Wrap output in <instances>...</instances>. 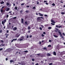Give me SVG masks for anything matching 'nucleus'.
I'll return each instance as SVG.
<instances>
[{"instance_id": "3c124183", "label": "nucleus", "mask_w": 65, "mask_h": 65, "mask_svg": "<svg viewBox=\"0 0 65 65\" xmlns=\"http://www.w3.org/2000/svg\"><path fill=\"white\" fill-rule=\"evenodd\" d=\"M44 26H46V27H47L48 26V24L45 25Z\"/></svg>"}, {"instance_id": "6e6552de", "label": "nucleus", "mask_w": 65, "mask_h": 65, "mask_svg": "<svg viewBox=\"0 0 65 65\" xmlns=\"http://www.w3.org/2000/svg\"><path fill=\"white\" fill-rule=\"evenodd\" d=\"M58 32L59 34L60 35V36H62V33H61V31H58Z\"/></svg>"}, {"instance_id": "864d4df0", "label": "nucleus", "mask_w": 65, "mask_h": 65, "mask_svg": "<svg viewBox=\"0 0 65 65\" xmlns=\"http://www.w3.org/2000/svg\"><path fill=\"white\" fill-rule=\"evenodd\" d=\"M32 36L30 35L29 36V38H31V37H32Z\"/></svg>"}, {"instance_id": "6ab92c4d", "label": "nucleus", "mask_w": 65, "mask_h": 65, "mask_svg": "<svg viewBox=\"0 0 65 65\" xmlns=\"http://www.w3.org/2000/svg\"><path fill=\"white\" fill-rule=\"evenodd\" d=\"M1 45H2V46H4L5 45L3 44V43H2V44H1Z\"/></svg>"}, {"instance_id": "c9c22d12", "label": "nucleus", "mask_w": 65, "mask_h": 65, "mask_svg": "<svg viewBox=\"0 0 65 65\" xmlns=\"http://www.w3.org/2000/svg\"><path fill=\"white\" fill-rule=\"evenodd\" d=\"M49 65H53V63H50L49 64Z\"/></svg>"}, {"instance_id": "c85d7f7f", "label": "nucleus", "mask_w": 65, "mask_h": 65, "mask_svg": "<svg viewBox=\"0 0 65 65\" xmlns=\"http://www.w3.org/2000/svg\"><path fill=\"white\" fill-rule=\"evenodd\" d=\"M43 50H47V48H46V47H44L43 48Z\"/></svg>"}, {"instance_id": "e2e57ef3", "label": "nucleus", "mask_w": 65, "mask_h": 65, "mask_svg": "<svg viewBox=\"0 0 65 65\" xmlns=\"http://www.w3.org/2000/svg\"><path fill=\"white\" fill-rule=\"evenodd\" d=\"M55 31L56 32H58V30H55Z\"/></svg>"}, {"instance_id": "39448f33", "label": "nucleus", "mask_w": 65, "mask_h": 65, "mask_svg": "<svg viewBox=\"0 0 65 65\" xmlns=\"http://www.w3.org/2000/svg\"><path fill=\"white\" fill-rule=\"evenodd\" d=\"M17 30V28L16 27H14L13 28V31H16Z\"/></svg>"}, {"instance_id": "ddd939ff", "label": "nucleus", "mask_w": 65, "mask_h": 65, "mask_svg": "<svg viewBox=\"0 0 65 65\" xmlns=\"http://www.w3.org/2000/svg\"><path fill=\"white\" fill-rule=\"evenodd\" d=\"M24 61H21V64L22 65H24Z\"/></svg>"}, {"instance_id": "5fc2aeb1", "label": "nucleus", "mask_w": 65, "mask_h": 65, "mask_svg": "<svg viewBox=\"0 0 65 65\" xmlns=\"http://www.w3.org/2000/svg\"><path fill=\"white\" fill-rule=\"evenodd\" d=\"M6 61H7V60H8V58H6Z\"/></svg>"}, {"instance_id": "423d86ee", "label": "nucleus", "mask_w": 65, "mask_h": 65, "mask_svg": "<svg viewBox=\"0 0 65 65\" xmlns=\"http://www.w3.org/2000/svg\"><path fill=\"white\" fill-rule=\"evenodd\" d=\"M17 40V39H13L11 41V42H12L13 41H16V40Z\"/></svg>"}, {"instance_id": "49530a36", "label": "nucleus", "mask_w": 65, "mask_h": 65, "mask_svg": "<svg viewBox=\"0 0 65 65\" xmlns=\"http://www.w3.org/2000/svg\"><path fill=\"white\" fill-rule=\"evenodd\" d=\"M32 61H34V60H35L34 59H32Z\"/></svg>"}, {"instance_id": "c03bdc74", "label": "nucleus", "mask_w": 65, "mask_h": 65, "mask_svg": "<svg viewBox=\"0 0 65 65\" xmlns=\"http://www.w3.org/2000/svg\"><path fill=\"white\" fill-rule=\"evenodd\" d=\"M39 15H40V16H42V17H43V15L42 14H39Z\"/></svg>"}, {"instance_id": "dca6fc26", "label": "nucleus", "mask_w": 65, "mask_h": 65, "mask_svg": "<svg viewBox=\"0 0 65 65\" xmlns=\"http://www.w3.org/2000/svg\"><path fill=\"white\" fill-rule=\"evenodd\" d=\"M54 36L55 37H56V38H57V37H58V36L56 35H54Z\"/></svg>"}, {"instance_id": "a18cd8bd", "label": "nucleus", "mask_w": 65, "mask_h": 65, "mask_svg": "<svg viewBox=\"0 0 65 65\" xmlns=\"http://www.w3.org/2000/svg\"><path fill=\"white\" fill-rule=\"evenodd\" d=\"M8 17H9V15H7L6 16L7 18H8Z\"/></svg>"}, {"instance_id": "f257e3e1", "label": "nucleus", "mask_w": 65, "mask_h": 65, "mask_svg": "<svg viewBox=\"0 0 65 65\" xmlns=\"http://www.w3.org/2000/svg\"><path fill=\"white\" fill-rule=\"evenodd\" d=\"M37 22H41V21H42V20L40 19V17H38L37 19Z\"/></svg>"}, {"instance_id": "5701e85b", "label": "nucleus", "mask_w": 65, "mask_h": 65, "mask_svg": "<svg viewBox=\"0 0 65 65\" xmlns=\"http://www.w3.org/2000/svg\"><path fill=\"white\" fill-rule=\"evenodd\" d=\"M41 36L42 37H44V35H43V34H42Z\"/></svg>"}, {"instance_id": "0eeeda50", "label": "nucleus", "mask_w": 65, "mask_h": 65, "mask_svg": "<svg viewBox=\"0 0 65 65\" xmlns=\"http://www.w3.org/2000/svg\"><path fill=\"white\" fill-rule=\"evenodd\" d=\"M22 39H19L20 41H22L23 40V39H24V37L23 36L21 37Z\"/></svg>"}, {"instance_id": "a211bd4d", "label": "nucleus", "mask_w": 65, "mask_h": 65, "mask_svg": "<svg viewBox=\"0 0 65 65\" xmlns=\"http://www.w3.org/2000/svg\"><path fill=\"white\" fill-rule=\"evenodd\" d=\"M25 12H26L27 13H28V12H29V10H26L25 11Z\"/></svg>"}, {"instance_id": "bb28decb", "label": "nucleus", "mask_w": 65, "mask_h": 65, "mask_svg": "<svg viewBox=\"0 0 65 65\" xmlns=\"http://www.w3.org/2000/svg\"><path fill=\"white\" fill-rule=\"evenodd\" d=\"M5 22H4V21H2V24H5Z\"/></svg>"}, {"instance_id": "7c9ffc66", "label": "nucleus", "mask_w": 65, "mask_h": 65, "mask_svg": "<svg viewBox=\"0 0 65 65\" xmlns=\"http://www.w3.org/2000/svg\"><path fill=\"white\" fill-rule=\"evenodd\" d=\"M39 29L40 30H42V28H41V27H39Z\"/></svg>"}, {"instance_id": "1a4fd4ad", "label": "nucleus", "mask_w": 65, "mask_h": 65, "mask_svg": "<svg viewBox=\"0 0 65 65\" xmlns=\"http://www.w3.org/2000/svg\"><path fill=\"white\" fill-rule=\"evenodd\" d=\"M21 22L22 24L24 23V19H21Z\"/></svg>"}, {"instance_id": "680f3d73", "label": "nucleus", "mask_w": 65, "mask_h": 65, "mask_svg": "<svg viewBox=\"0 0 65 65\" xmlns=\"http://www.w3.org/2000/svg\"><path fill=\"white\" fill-rule=\"evenodd\" d=\"M44 16H45V17H47V15H44Z\"/></svg>"}, {"instance_id": "f3484780", "label": "nucleus", "mask_w": 65, "mask_h": 65, "mask_svg": "<svg viewBox=\"0 0 65 65\" xmlns=\"http://www.w3.org/2000/svg\"><path fill=\"white\" fill-rule=\"evenodd\" d=\"M1 4H4V2L3 1H2L1 2Z\"/></svg>"}, {"instance_id": "37998d69", "label": "nucleus", "mask_w": 65, "mask_h": 65, "mask_svg": "<svg viewBox=\"0 0 65 65\" xmlns=\"http://www.w3.org/2000/svg\"><path fill=\"white\" fill-rule=\"evenodd\" d=\"M49 42H52V40H49Z\"/></svg>"}, {"instance_id": "a19ab883", "label": "nucleus", "mask_w": 65, "mask_h": 65, "mask_svg": "<svg viewBox=\"0 0 65 65\" xmlns=\"http://www.w3.org/2000/svg\"><path fill=\"white\" fill-rule=\"evenodd\" d=\"M4 21V22H5V23L6 22V19H5Z\"/></svg>"}, {"instance_id": "4d7b16f0", "label": "nucleus", "mask_w": 65, "mask_h": 65, "mask_svg": "<svg viewBox=\"0 0 65 65\" xmlns=\"http://www.w3.org/2000/svg\"><path fill=\"white\" fill-rule=\"evenodd\" d=\"M44 3H45V2H47V1H44Z\"/></svg>"}, {"instance_id": "b1692460", "label": "nucleus", "mask_w": 65, "mask_h": 65, "mask_svg": "<svg viewBox=\"0 0 65 65\" xmlns=\"http://www.w3.org/2000/svg\"><path fill=\"white\" fill-rule=\"evenodd\" d=\"M51 27H48V29L49 30H50V29H51Z\"/></svg>"}, {"instance_id": "774afa93", "label": "nucleus", "mask_w": 65, "mask_h": 65, "mask_svg": "<svg viewBox=\"0 0 65 65\" xmlns=\"http://www.w3.org/2000/svg\"><path fill=\"white\" fill-rule=\"evenodd\" d=\"M5 27H6L5 26H4V29H5Z\"/></svg>"}, {"instance_id": "9b49d317", "label": "nucleus", "mask_w": 65, "mask_h": 65, "mask_svg": "<svg viewBox=\"0 0 65 65\" xmlns=\"http://www.w3.org/2000/svg\"><path fill=\"white\" fill-rule=\"evenodd\" d=\"M53 54H54V55H55V56H56V52H53Z\"/></svg>"}, {"instance_id": "a878e982", "label": "nucleus", "mask_w": 65, "mask_h": 65, "mask_svg": "<svg viewBox=\"0 0 65 65\" xmlns=\"http://www.w3.org/2000/svg\"><path fill=\"white\" fill-rule=\"evenodd\" d=\"M32 9H36V8L35 7H34L32 8Z\"/></svg>"}, {"instance_id": "2eb2a0df", "label": "nucleus", "mask_w": 65, "mask_h": 65, "mask_svg": "<svg viewBox=\"0 0 65 65\" xmlns=\"http://www.w3.org/2000/svg\"><path fill=\"white\" fill-rule=\"evenodd\" d=\"M17 9H18V8L17 7H15L14 8V9H15V10H17Z\"/></svg>"}, {"instance_id": "de8ad7c7", "label": "nucleus", "mask_w": 65, "mask_h": 65, "mask_svg": "<svg viewBox=\"0 0 65 65\" xmlns=\"http://www.w3.org/2000/svg\"><path fill=\"white\" fill-rule=\"evenodd\" d=\"M51 25H54L55 24L53 23H51Z\"/></svg>"}, {"instance_id": "393cba45", "label": "nucleus", "mask_w": 65, "mask_h": 65, "mask_svg": "<svg viewBox=\"0 0 65 65\" xmlns=\"http://www.w3.org/2000/svg\"><path fill=\"white\" fill-rule=\"evenodd\" d=\"M28 30H30V26H29L28 28Z\"/></svg>"}, {"instance_id": "052dcab7", "label": "nucleus", "mask_w": 65, "mask_h": 65, "mask_svg": "<svg viewBox=\"0 0 65 65\" xmlns=\"http://www.w3.org/2000/svg\"><path fill=\"white\" fill-rule=\"evenodd\" d=\"M63 36H65V34L64 33H62Z\"/></svg>"}, {"instance_id": "58836bf2", "label": "nucleus", "mask_w": 65, "mask_h": 65, "mask_svg": "<svg viewBox=\"0 0 65 65\" xmlns=\"http://www.w3.org/2000/svg\"><path fill=\"white\" fill-rule=\"evenodd\" d=\"M61 14H64V12H62L61 13Z\"/></svg>"}, {"instance_id": "79ce46f5", "label": "nucleus", "mask_w": 65, "mask_h": 65, "mask_svg": "<svg viewBox=\"0 0 65 65\" xmlns=\"http://www.w3.org/2000/svg\"><path fill=\"white\" fill-rule=\"evenodd\" d=\"M48 47H51L52 46L51 45H49L48 46Z\"/></svg>"}, {"instance_id": "f704fd0d", "label": "nucleus", "mask_w": 65, "mask_h": 65, "mask_svg": "<svg viewBox=\"0 0 65 65\" xmlns=\"http://www.w3.org/2000/svg\"><path fill=\"white\" fill-rule=\"evenodd\" d=\"M43 34H44V35H45L46 34V33H45V32H44L43 33Z\"/></svg>"}, {"instance_id": "338daca9", "label": "nucleus", "mask_w": 65, "mask_h": 65, "mask_svg": "<svg viewBox=\"0 0 65 65\" xmlns=\"http://www.w3.org/2000/svg\"><path fill=\"white\" fill-rule=\"evenodd\" d=\"M26 7H29V6H26Z\"/></svg>"}, {"instance_id": "603ef678", "label": "nucleus", "mask_w": 65, "mask_h": 65, "mask_svg": "<svg viewBox=\"0 0 65 65\" xmlns=\"http://www.w3.org/2000/svg\"><path fill=\"white\" fill-rule=\"evenodd\" d=\"M26 37L27 38H29V36L27 35L26 36Z\"/></svg>"}, {"instance_id": "0e129e2a", "label": "nucleus", "mask_w": 65, "mask_h": 65, "mask_svg": "<svg viewBox=\"0 0 65 65\" xmlns=\"http://www.w3.org/2000/svg\"><path fill=\"white\" fill-rule=\"evenodd\" d=\"M35 65H39L38 64V63H37Z\"/></svg>"}, {"instance_id": "9d476101", "label": "nucleus", "mask_w": 65, "mask_h": 65, "mask_svg": "<svg viewBox=\"0 0 65 65\" xmlns=\"http://www.w3.org/2000/svg\"><path fill=\"white\" fill-rule=\"evenodd\" d=\"M51 22L52 23H56V22H55V21H54V20H51Z\"/></svg>"}, {"instance_id": "aec40b11", "label": "nucleus", "mask_w": 65, "mask_h": 65, "mask_svg": "<svg viewBox=\"0 0 65 65\" xmlns=\"http://www.w3.org/2000/svg\"><path fill=\"white\" fill-rule=\"evenodd\" d=\"M52 6H55V3H53L52 4Z\"/></svg>"}, {"instance_id": "bf43d9fd", "label": "nucleus", "mask_w": 65, "mask_h": 65, "mask_svg": "<svg viewBox=\"0 0 65 65\" xmlns=\"http://www.w3.org/2000/svg\"><path fill=\"white\" fill-rule=\"evenodd\" d=\"M40 19H43V17H40Z\"/></svg>"}, {"instance_id": "09e8293b", "label": "nucleus", "mask_w": 65, "mask_h": 65, "mask_svg": "<svg viewBox=\"0 0 65 65\" xmlns=\"http://www.w3.org/2000/svg\"><path fill=\"white\" fill-rule=\"evenodd\" d=\"M2 32V30H0V33H1Z\"/></svg>"}, {"instance_id": "4468645a", "label": "nucleus", "mask_w": 65, "mask_h": 65, "mask_svg": "<svg viewBox=\"0 0 65 65\" xmlns=\"http://www.w3.org/2000/svg\"><path fill=\"white\" fill-rule=\"evenodd\" d=\"M47 55L48 56H51V54H50V53H47Z\"/></svg>"}, {"instance_id": "8fccbe9b", "label": "nucleus", "mask_w": 65, "mask_h": 65, "mask_svg": "<svg viewBox=\"0 0 65 65\" xmlns=\"http://www.w3.org/2000/svg\"><path fill=\"white\" fill-rule=\"evenodd\" d=\"M4 8V7L3 6V7H2L1 9H3V8Z\"/></svg>"}, {"instance_id": "13d9d810", "label": "nucleus", "mask_w": 65, "mask_h": 65, "mask_svg": "<svg viewBox=\"0 0 65 65\" xmlns=\"http://www.w3.org/2000/svg\"><path fill=\"white\" fill-rule=\"evenodd\" d=\"M9 32V31H8V30H7V33H8Z\"/></svg>"}, {"instance_id": "6e6d98bb", "label": "nucleus", "mask_w": 65, "mask_h": 65, "mask_svg": "<svg viewBox=\"0 0 65 65\" xmlns=\"http://www.w3.org/2000/svg\"><path fill=\"white\" fill-rule=\"evenodd\" d=\"M37 55H38V56H40V54H37Z\"/></svg>"}, {"instance_id": "72a5a7b5", "label": "nucleus", "mask_w": 65, "mask_h": 65, "mask_svg": "<svg viewBox=\"0 0 65 65\" xmlns=\"http://www.w3.org/2000/svg\"><path fill=\"white\" fill-rule=\"evenodd\" d=\"M3 50V48H0V51H1Z\"/></svg>"}, {"instance_id": "c756f323", "label": "nucleus", "mask_w": 65, "mask_h": 65, "mask_svg": "<svg viewBox=\"0 0 65 65\" xmlns=\"http://www.w3.org/2000/svg\"><path fill=\"white\" fill-rule=\"evenodd\" d=\"M41 27H42V28H43L44 27V26H43L42 25H41Z\"/></svg>"}, {"instance_id": "e433bc0d", "label": "nucleus", "mask_w": 65, "mask_h": 65, "mask_svg": "<svg viewBox=\"0 0 65 65\" xmlns=\"http://www.w3.org/2000/svg\"><path fill=\"white\" fill-rule=\"evenodd\" d=\"M16 18H17V17H15L13 18V19H15Z\"/></svg>"}, {"instance_id": "2f4dec72", "label": "nucleus", "mask_w": 65, "mask_h": 65, "mask_svg": "<svg viewBox=\"0 0 65 65\" xmlns=\"http://www.w3.org/2000/svg\"><path fill=\"white\" fill-rule=\"evenodd\" d=\"M23 52H24L25 53H27L28 52V51H25Z\"/></svg>"}, {"instance_id": "ea45409f", "label": "nucleus", "mask_w": 65, "mask_h": 65, "mask_svg": "<svg viewBox=\"0 0 65 65\" xmlns=\"http://www.w3.org/2000/svg\"><path fill=\"white\" fill-rule=\"evenodd\" d=\"M1 42H2V43L4 42V41L2 40H1Z\"/></svg>"}, {"instance_id": "4be33fe9", "label": "nucleus", "mask_w": 65, "mask_h": 65, "mask_svg": "<svg viewBox=\"0 0 65 65\" xmlns=\"http://www.w3.org/2000/svg\"><path fill=\"white\" fill-rule=\"evenodd\" d=\"M25 4V3H23L22 4H21V5H22V6L23 5H24V4Z\"/></svg>"}, {"instance_id": "473e14b6", "label": "nucleus", "mask_w": 65, "mask_h": 65, "mask_svg": "<svg viewBox=\"0 0 65 65\" xmlns=\"http://www.w3.org/2000/svg\"><path fill=\"white\" fill-rule=\"evenodd\" d=\"M59 25H56V27H57V28H58V27H59Z\"/></svg>"}, {"instance_id": "f03ea898", "label": "nucleus", "mask_w": 65, "mask_h": 65, "mask_svg": "<svg viewBox=\"0 0 65 65\" xmlns=\"http://www.w3.org/2000/svg\"><path fill=\"white\" fill-rule=\"evenodd\" d=\"M10 10V8L9 7H7L6 8L5 10L6 11H8Z\"/></svg>"}, {"instance_id": "20e7f679", "label": "nucleus", "mask_w": 65, "mask_h": 65, "mask_svg": "<svg viewBox=\"0 0 65 65\" xmlns=\"http://www.w3.org/2000/svg\"><path fill=\"white\" fill-rule=\"evenodd\" d=\"M25 25H28L29 24H30V22H28L27 21H25Z\"/></svg>"}, {"instance_id": "f8f14e48", "label": "nucleus", "mask_w": 65, "mask_h": 65, "mask_svg": "<svg viewBox=\"0 0 65 65\" xmlns=\"http://www.w3.org/2000/svg\"><path fill=\"white\" fill-rule=\"evenodd\" d=\"M1 11L2 12V13L3 12V9H1Z\"/></svg>"}, {"instance_id": "7ed1b4c3", "label": "nucleus", "mask_w": 65, "mask_h": 65, "mask_svg": "<svg viewBox=\"0 0 65 65\" xmlns=\"http://www.w3.org/2000/svg\"><path fill=\"white\" fill-rule=\"evenodd\" d=\"M6 5L8 7H10L11 5V4H9V3H7Z\"/></svg>"}, {"instance_id": "cd10ccee", "label": "nucleus", "mask_w": 65, "mask_h": 65, "mask_svg": "<svg viewBox=\"0 0 65 65\" xmlns=\"http://www.w3.org/2000/svg\"><path fill=\"white\" fill-rule=\"evenodd\" d=\"M37 4H39V3L38 2V1H37Z\"/></svg>"}, {"instance_id": "69168bd1", "label": "nucleus", "mask_w": 65, "mask_h": 65, "mask_svg": "<svg viewBox=\"0 0 65 65\" xmlns=\"http://www.w3.org/2000/svg\"><path fill=\"white\" fill-rule=\"evenodd\" d=\"M45 4H46V5H48V3H45Z\"/></svg>"}, {"instance_id": "4c0bfd02", "label": "nucleus", "mask_w": 65, "mask_h": 65, "mask_svg": "<svg viewBox=\"0 0 65 65\" xmlns=\"http://www.w3.org/2000/svg\"><path fill=\"white\" fill-rule=\"evenodd\" d=\"M58 28H62V26H58Z\"/></svg>"}, {"instance_id": "412c9836", "label": "nucleus", "mask_w": 65, "mask_h": 65, "mask_svg": "<svg viewBox=\"0 0 65 65\" xmlns=\"http://www.w3.org/2000/svg\"><path fill=\"white\" fill-rule=\"evenodd\" d=\"M13 62V60H10V63H12Z\"/></svg>"}]
</instances>
